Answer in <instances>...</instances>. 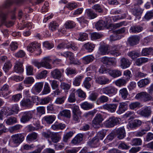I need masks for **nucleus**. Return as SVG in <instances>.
I'll return each mask as SVG.
<instances>
[{"instance_id": "obj_19", "label": "nucleus", "mask_w": 153, "mask_h": 153, "mask_svg": "<svg viewBox=\"0 0 153 153\" xmlns=\"http://www.w3.org/2000/svg\"><path fill=\"white\" fill-rule=\"evenodd\" d=\"M83 135L80 134L76 135L71 140V143L74 145L79 144L82 140Z\"/></svg>"}, {"instance_id": "obj_32", "label": "nucleus", "mask_w": 153, "mask_h": 153, "mask_svg": "<svg viewBox=\"0 0 153 153\" xmlns=\"http://www.w3.org/2000/svg\"><path fill=\"white\" fill-rule=\"evenodd\" d=\"M124 129L123 128H120L117 130V138L119 139H121L124 137Z\"/></svg>"}, {"instance_id": "obj_56", "label": "nucleus", "mask_w": 153, "mask_h": 153, "mask_svg": "<svg viewBox=\"0 0 153 153\" xmlns=\"http://www.w3.org/2000/svg\"><path fill=\"white\" fill-rule=\"evenodd\" d=\"M132 76V74L130 71L127 70L125 71V82L128 81Z\"/></svg>"}, {"instance_id": "obj_15", "label": "nucleus", "mask_w": 153, "mask_h": 153, "mask_svg": "<svg viewBox=\"0 0 153 153\" xmlns=\"http://www.w3.org/2000/svg\"><path fill=\"white\" fill-rule=\"evenodd\" d=\"M14 71L17 73H22L24 71L23 64L22 62L17 61L15 63L14 67Z\"/></svg>"}, {"instance_id": "obj_11", "label": "nucleus", "mask_w": 153, "mask_h": 153, "mask_svg": "<svg viewBox=\"0 0 153 153\" xmlns=\"http://www.w3.org/2000/svg\"><path fill=\"white\" fill-rule=\"evenodd\" d=\"M119 120L117 118L114 117L110 118L105 122L106 126L108 127H112L118 123Z\"/></svg>"}, {"instance_id": "obj_39", "label": "nucleus", "mask_w": 153, "mask_h": 153, "mask_svg": "<svg viewBox=\"0 0 153 153\" xmlns=\"http://www.w3.org/2000/svg\"><path fill=\"white\" fill-rule=\"evenodd\" d=\"M83 77V76L82 75L76 77L73 82V85L76 86H79L80 85L81 80Z\"/></svg>"}, {"instance_id": "obj_57", "label": "nucleus", "mask_w": 153, "mask_h": 153, "mask_svg": "<svg viewBox=\"0 0 153 153\" xmlns=\"http://www.w3.org/2000/svg\"><path fill=\"white\" fill-rule=\"evenodd\" d=\"M124 112V103L121 102L120 103L119 109L117 112L119 114H121Z\"/></svg>"}, {"instance_id": "obj_36", "label": "nucleus", "mask_w": 153, "mask_h": 153, "mask_svg": "<svg viewBox=\"0 0 153 153\" xmlns=\"http://www.w3.org/2000/svg\"><path fill=\"white\" fill-rule=\"evenodd\" d=\"M17 122L16 118L13 117H9L6 120V123L8 125H11Z\"/></svg>"}, {"instance_id": "obj_33", "label": "nucleus", "mask_w": 153, "mask_h": 153, "mask_svg": "<svg viewBox=\"0 0 153 153\" xmlns=\"http://www.w3.org/2000/svg\"><path fill=\"white\" fill-rule=\"evenodd\" d=\"M143 30V28L140 26H133L130 29V31L133 33H137L141 32Z\"/></svg>"}, {"instance_id": "obj_54", "label": "nucleus", "mask_w": 153, "mask_h": 153, "mask_svg": "<svg viewBox=\"0 0 153 153\" xmlns=\"http://www.w3.org/2000/svg\"><path fill=\"white\" fill-rule=\"evenodd\" d=\"M51 91L50 88L49 86V84L47 82H45L44 87L42 91L43 94H46L49 93Z\"/></svg>"}, {"instance_id": "obj_53", "label": "nucleus", "mask_w": 153, "mask_h": 153, "mask_svg": "<svg viewBox=\"0 0 153 153\" xmlns=\"http://www.w3.org/2000/svg\"><path fill=\"white\" fill-rule=\"evenodd\" d=\"M75 91V89H74L68 97V101L70 102H74L76 101V99L74 93Z\"/></svg>"}, {"instance_id": "obj_18", "label": "nucleus", "mask_w": 153, "mask_h": 153, "mask_svg": "<svg viewBox=\"0 0 153 153\" xmlns=\"http://www.w3.org/2000/svg\"><path fill=\"white\" fill-rule=\"evenodd\" d=\"M116 104H105L102 106L103 109H106L111 112H114L117 107Z\"/></svg>"}, {"instance_id": "obj_28", "label": "nucleus", "mask_w": 153, "mask_h": 153, "mask_svg": "<svg viewBox=\"0 0 153 153\" xmlns=\"http://www.w3.org/2000/svg\"><path fill=\"white\" fill-rule=\"evenodd\" d=\"M150 129V127L148 126V127L145 129H143L140 131H137L135 134L136 137H140L146 134V132L149 130Z\"/></svg>"}, {"instance_id": "obj_47", "label": "nucleus", "mask_w": 153, "mask_h": 153, "mask_svg": "<svg viewBox=\"0 0 153 153\" xmlns=\"http://www.w3.org/2000/svg\"><path fill=\"white\" fill-rule=\"evenodd\" d=\"M74 133L73 131H70L67 133L64 136L63 141L65 142H67L68 139L71 137L73 135Z\"/></svg>"}, {"instance_id": "obj_41", "label": "nucleus", "mask_w": 153, "mask_h": 153, "mask_svg": "<svg viewBox=\"0 0 153 153\" xmlns=\"http://www.w3.org/2000/svg\"><path fill=\"white\" fill-rule=\"evenodd\" d=\"M60 86L61 89L66 91L70 89L71 85L65 82H62Z\"/></svg>"}, {"instance_id": "obj_21", "label": "nucleus", "mask_w": 153, "mask_h": 153, "mask_svg": "<svg viewBox=\"0 0 153 153\" xmlns=\"http://www.w3.org/2000/svg\"><path fill=\"white\" fill-rule=\"evenodd\" d=\"M32 102L28 99H23L21 102V105L25 107H30L32 106Z\"/></svg>"}, {"instance_id": "obj_46", "label": "nucleus", "mask_w": 153, "mask_h": 153, "mask_svg": "<svg viewBox=\"0 0 153 153\" xmlns=\"http://www.w3.org/2000/svg\"><path fill=\"white\" fill-rule=\"evenodd\" d=\"M51 85L53 89H57L59 87V84L57 81L55 80H50Z\"/></svg>"}, {"instance_id": "obj_64", "label": "nucleus", "mask_w": 153, "mask_h": 153, "mask_svg": "<svg viewBox=\"0 0 153 153\" xmlns=\"http://www.w3.org/2000/svg\"><path fill=\"white\" fill-rule=\"evenodd\" d=\"M108 100V97L104 95L101 96L98 100V101L101 103H104L106 102Z\"/></svg>"}, {"instance_id": "obj_49", "label": "nucleus", "mask_w": 153, "mask_h": 153, "mask_svg": "<svg viewBox=\"0 0 153 153\" xmlns=\"http://www.w3.org/2000/svg\"><path fill=\"white\" fill-rule=\"evenodd\" d=\"M59 26L58 24L56 22H51L49 25V28L52 31L56 30Z\"/></svg>"}, {"instance_id": "obj_58", "label": "nucleus", "mask_w": 153, "mask_h": 153, "mask_svg": "<svg viewBox=\"0 0 153 153\" xmlns=\"http://www.w3.org/2000/svg\"><path fill=\"white\" fill-rule=\"evenodd\" d=\"M88 37V34L85 33H80L79 34V37L78 38L79 40L83 41L86 40Z\"/></svg>"}, {"instance_id": "obj_43", "label": "nucleus", "mask_w": 153, "mask_h": 153, "mask_svg": "<svg viewBox=\"0 0 153 153\" xmlns=\"http://www.w3.org/2000/svg\"><path fill=\"white\" fill-rule=\"evenodd\" d=\"M100 53L102 55L108 54L109 51L107 46H102L100 48Z\"/></svg>"}, {"instance_id": "obj_12", "label": "nucleus", "mask_w": 153, "mask_h": 153, "mask_svg": "<svg viewBox=\"0 0 153 153\" xmlns=\"http://www.w3.org/2000/svg\"><path fill=\"white\" fill-rule=\"evenodd\" d=\"M40 45L37 43L33 42L30 44L27 47V50L31 52H33V51L37 50L40 51Z\"/></svg>"}, {"instance_id": "obj_27", "label": "nucleus", "mask_w": 153, "mask_h": 153, "mask_svg": "<svg viewBox=\"0 0 153 153\" xmlns=\"http://www.w3.org/2000/svg\"><path fill=\"white\" fill-rule=\"evenodd\" d=\"M109 74L114 78H116L120 76L121 75V72L117 70H110Z\"/></svg>"}, {"instance_id": "obj_48", "label": "nucleus", "mask_w": 153, "mask_h": 153, "mask_svg": "<svg viewBox=\"0 0 153 153\" xmlns=\"http://www.w3.org/2000/svg\"><path fill=\"white\" fill-rule=\"evenodd\" d=\"M81 107L85 110H87L92 108L93 105L90 104L87 102H84L81 105Z\"/></svg>"}, {"instance_id": "obj_9", "label": "nucleus", "mask_w": 153, "mask_h": 153, "mask_svg": "<svg viewBox=\"0 0 153 153\" xmlns=\"http://www.w3.org/2000/svg\"><path fill=\"white\" fill-rule=\"evenodd\" d=\"M24 134H16L12 136L14 143L18 144L21 143L24 140Z\"/></svg>"}, {"instance_id": "obj_20", "label": "nucleus", "mask_w": 153, "mask_h": 153, "mask_svg": "<svg viewBox=\"0 0 153 153\" xmlns=\"http://www.w3.org/2000/svg\"><path fill=\"white\" fill-rule=\"evenodd\" d=\"M99 139L97 137H95L91 140L88 142V144L90 146L92 147H96L99 145Z\"/></svg>"}, {"instance_id": "obj_24", "label": "nucleus", "mask_w": 153, "mask_h": 153, "mask_svg": "<svg viewBox=\"0 0 153 153\" xmlns=\"http://www.w3.org/2000/svg\"><path fill=\"white\" fill-rule=\"evenodd\" d=\"M83 47L88 52H92L94 50L95 47V45L93 43L88 42L85 43L83 45Z\"/></svg>"}, {"instance_id": "obj_5", "label": "nucleus", "mask_w": 153, "mask_h": 153, "mask_svg": "<svg viewBox=\"0 0 153 153\" xmlns=\"http://www.w3.org/2000/svg\"><path fill=\"white\" fill-rule=\"evenodd\" d=\"M135 98L138 100H142L144 101H146L151 100V96L148 93L143 92L137 94L136 95Z\"/></svg>"}, {"instance_id": "obj_55", "label": "nucleus", "mask_w": 153, "mask_h": 153, "mask_svg": "<svg viewBox=\"0 0 153 153\" xmlns=\"http://www.w3.org/2000/svg\"><path fill=\"white\" fill-rule=\"evenodd\" d=\"M152 50V49L150 48L143 49L142 51V56H146L149 55Z\"/></svg>"}, {"instance_id": "obj_59", "label": "nucleus", "mask_w": 153, "mask_h": 153, "mask_svg": "<svg viewBox=\"0 0 153 153\" xmlns=\"http://www.w3.org/2000/svg\"><path fill=\"white\" fill-rule=\"evenodd\" d=\"M132 143L134 145H140L142 144V140L139 138H135L132 140Z\"/></svg>"}, {"instance_id": "obj_60", "label": "nucleus", "mask_w": 153, "mask_h": 153, "mask_svg": "<svg viewBox=\"0 0 153 153\" xmlns=\"http://www.w3.org/2000/svg\"><path fill=\"white\" fill-rule=\"evenodd\" d=\"M22 97V95L20 94H18L13 95L12 97V100L14 102H16L19 101Z\"/></svg>"}, {"instance_id": "obj_61", "label": "nucleus", "mask_w": 153, "mask_h": 153, "mask_svg": "<svg viewBox=\"0 0 153 153\" xmlns=\"http://www.w3.org/2000/svg\"><path fill=\"white\" fill-rule=\"evenodd\" d=\"M153 140V134L151 132L148 133L146 136L144 140L149 142Z\"/></svg>"}, {"instance_id": "obj_26", "label": "nucleus", "mask_w": 153, "mask_h": 153, "mask_svg": "<svg viewBox=\"0 0 153 153\" xmlns=\"http://www.w3.org/2000/svg\"><path fill=\"white\" fill-rule=\"evenodd\" d=\"M56 118L54 115H50L44 117L43 119L48 124H51L55 120Z\"/></svg>"}, {"instance_id": "obj_29", "label": "nucleus", "mask_w": 153, "mask_h": 153, "mask_svg": "<svg viewBox=\"0 0 153 153\" xmlns=\"http://www.w3.org/2000/svg\"><path fill=\"white\" fill-rule=\"evenodd\" d=\"M59 115L61 116L70 118L71 116V111L68 110H64L60 112Z\"/></svg>"}, {"instance_id": "obj_30", "label": "nucleus", "mask_w": 153, "mask_h": 153, "mask_svg": "<svg viewBox=\"0 0 153 153\" xmlns=\"http://www.w3.org/2000/svg\"><path fill=\"white\" fill-rule=\"evenodd\" d=\"M150 82L148 78L142 79L138 82L137 84L140 88H142L148 84Z\"/></svg>"}, {"instance_id": "obj_6", "label": "nucleus", "mask_w": 153, "mask_h": 153, "mask_svg": "<svg viewBox=\"0 0 153 153\" xmlns=\"http://www.w3.org/2000/svg\"><path fill=\"white\" fill-rule=\"evenodd\" d=\"M64 70L62 69L61 71L58 69H55L51 72V77L55 79H59L63 76Z\"/></svg>"}, {"instance_id": "obj_13", "label": "nucleus", "mask_w": 153, "mask_h": 153, "mask_svg": "<svg viewBox=\"0 0 153 153\" xmlns=\"http://www.w3.org/2000/svg\"><path fill=\"white\" fill-rule=\"evenodd\" d=\"M95 27L98 30H100L105 27L109 29V25L108 26L107 22L102 20L99 21L95 24Z\"/></svg>"}, {"instance_id": "obj_10", "label": "nucleus", "mask_w": 153, "mask_h": 153, "mask_svg": "<svg viewBox=\"0 0 153 153\" xmlns=\"http://www.w3.org/2000/svg\"><path fill=\"white\" fill-rule=\"evenodd\" d=\"M32 99L33 101H35L36 102V100L39 101L40 104L42 105L47 104L49 103L51 100V98L48 97L40 99L37 96L33 97Z\"/></svg>"}, {"instance_id": "obj_40", "label": "nucleus", "mask_w": 153, "mask_h": 153, "mask_svg": "<svg viewBox=\"0 0 153 153\" xmlns=\"http://www.w3.org/2000/svg\"><path fill=\"white\" fill-rule=\"evenodd\" d=\"M128 55L133 59H135L141 56V54L140 53L135 52L134 51L129 52Z\"/></svg>"}, {"instance_id": "obj_63", "label": "nucleus", "mask_w": 153, "mask_h": 153, "mask_svg": "<svg viewBox=\"0 0 153 153\" xmlns=\"http://www.w3.org/2000/svg\"><path fill=\"white\" fill-rule=\"evenodd\" d=\"M18 47V44L16 42H12L10 45V48L13 51L16 50Z\"/></svg>"}, {"instance_id": "obj_16", "label": "nucleus", "mask_w": 153, "mask_h": 153, "mask_svg": "<svg viewBox=\"0 0 153 153\" xmlns=\"http://www.w3.org/2000/svg\"><path fill=\"white\" fill-rule=\"evenodd\" d=\"M142 124V122L139 120H134L132 123L129 122L127 127L130 128H134L136 127H137L140 126Z\"/></svg>"}, {"instance_id": "obj_34", "label": "nucleus", "mask_w": 153, "mask_h": 153, "mask_svg": "<svg viewBox=\"0 0 153 153\" xmlns=\"http://www.w3.org/2000/svg\"><path fill=\"white\" fill-rule=\"evenodd\" d=\"M37 137V134L35 132H33L29 134L26 138L27 141H32L36 139Z\"/></svg>"}, {"instance_id": "obj_45", "label": "nucleus", "mask_w": 153, "mask_h": 153, "mask_svg": "<svg viewBox=\"0 0 153 153\" xmlns=\"http://www.w3.org/2000/svg\"><path fill=\"white\" fill-rule=\"evenodd\" d=\"M124 24V22H123L115 25L110 24L109 25V28L111 29H115L122 26Z\"/></svg>"}, {"instance_id": "obj_37", "label": "nucleus", "mask_w": 153, "mask_h": 153, "mask_svg": "<svg viewBox=\"0 0 153 153\" xmlns=\"http://www.w3.org/2000/svg\"><path fill=\"white\" fill-rule=\"evenodd\" d=\"M94 57L91 55L86 56L82 58V60L86 64H88L92 61Z\"/></svg>"}, {"instance_id": "obj_44", "label": "nucleus", "mask_w": 153, "mask_h": 153, "mask_svg": "<svg viewBox=\"0 0 153 153\" xmlns=\"http://www.w3.org/2000/svg\"><path fill=\"white\" fill-rule=\"evenodd\" d=\"M12 64L10 61H8L6 62L3 67V69L5 72H7L11 68Z\"/></svg>"}, {"instance_id": "obj_17", "label": "nucleus", "mask_w": 153, "mask_h": 153, "mask_svg": "<svg viewBox=\"0 0 153 153\" xmlns=\"http://www.w3.org/2000/svg\"><path fill=\"white\" fill-rule=\"evenodd\" d=\"M140 40V37L137 35L132 36L129 37L128 41L130 44L132 45H134L137 44Z\"/></svg>"}, {"instance_id": "obj_62", "label": "nucleus", "mask_w": 153, "mask_h": 153, "mask_svg": "<svg viewBox=\"0 0 153 153\" xmlns=\"http://www.w3.org/2000/svg\"><path fill=\"white\" fill-rule=\"evenodd\" d=\"M66 7L70 10H72L77 7V4L75 3H69L66 5Z\"/></svg>"}, {"instance_id": "obj_1", "label": "nucleus", "mask_w": 153, "mask_h": 153, "mask_svg": "<svg viewBox=\"0 0 153 153\" xmlns=\"http://www.w3.org/2000/svg\"><path fill=\"white\" fill-rule=\"evenodd\" d=\"M104 120L103 116L100 114H97L92 122V126L95 128H100Z\"/></svg>"}, {"instance_id": "obj_42", "label": "nucleus", "mask_w": 153, "mask_h": 153, "mask_svg": "<svg viewBox=\"0 0 153 153\" xmlns=\"http://www.w3.org/2000/svg\"><path fill=\"white\" fill-rule=\"evenodd\" d=\"M61 137L58 133H54L53 134L51 137L52 141L54 143H56L61 139Z\"/></svg>"}, {"instance_id": "obj_23", "label": "nucleus", "mask_w": 153, "mask_h": 153, "mask_svg": "<svg viewBox=\"0 0 153 153\" xmlns=\"http://www.w3.org/2000/svg\"><path fill=\"white\" fill-rule=\"evenodd\" d=\"M43 85V82H36L34 85V89L36 92L39 93L42 91Z\"/></svg>"}, {"instance_id": "obj_14", "label": "nucleus", "mask_w": 153, "mask_h": 153, "mask_svg": "<svg viewBox=\"0 0 153 153\" xmlns=\"http://www.w3.org/2000/svg\"><path fill=\"white\" fill-rule=\"evenodd\" d=\"M51 62V59L49 57L44 58L41 61V66L46 68H51L52 66L50 64Z\"/></svg>"}, {"instance_id": "obj_51", "label": "nucleus", "mask_w": 153, "mask_h": 153, "mask_svg": "<svg viewBox=\"0 0 153 153\" xmlns=\"http://www.w3.org/2000/svg\"><path fill=\"white\" fill-rule=\"evenodd\" d=\"M92 8L97 12L102 13L103 12L101 6L98 4L94 5L92 7Z\"/></svg>"}, {"instance_id": "obj_35", "label": "nucleus", "mask_w": 153, "mask_h": 153, "mask_svg": "<svg viewBox=\"0 0 153 153\" xmlns=\"http://www.w3.org/2000/svg\"><path fill=\"white\" fill-rule=\"evenodd\" d=\"M48 71L45 70L38 73L36 76V78L37 79H41L45 78L47 76Z\"/></svg>"}, {"instance_id": "obj_22", "label": "nucleus", "mask_w": 153, "mask_h": 153, "mask_svg": "<svg viewBox=\"0 0 153 153\" xmlns=\"http://www.w3.org/2000/svg\"><path fill=\"white\" fill-rule=\"evenodd\" d=\"M143 12V10L138 5H135V7L133 9L132 13L135 16H140Z\"/></svg>"}, {"instance_id": "obj_52", "label": "nucleus", "mask_w": 153, "mask_h": 153, "mask_svg": "<svg viewBox=\"0 0 153 153\" xmlns=\"http://www.w3.org/2000/svg\"><path fill=\"white\" fill-rule=\"evenodd\" d=\"M35 80L32 77H28L24 81V83L26 84H32L34 82Z\"/></svg>"}, {"instance_id": "obj_4", "label": "nucleus", "mask_w": 153, "mask_h": 153, "mask_svg": "<svg viewBox=\"0 0 153 153\" xmlns=\"http://www.w3.org/2000/svg\"><path fill=\"white\" fill-rule=\"evenodd\" d=\"M72 112L73 119L75 121H78L81 118L82 113L79 106L76 105H74L72 108Z\"/></svg>"}, {"instance_id": "obj_7", "label": "nucleus", "mask_w": 153, "mask_h": 153, "mask_svg": "<svg viewBox=\"0 0 153 153\" xmlns=\"http://www.w3.org/2000/svg\"><path fill=\"white\" fill-rule=\"evenodd\" d=\"M22 116L21 121L22 123H25L28 121L32 118V114L31 111H26L22 112Z\"/></svg>"}, {"instance_id": "obj_38", "label": "nucleus", "mask_w": 153, "mask_h": 153, "mask_svg": "<svg viewBox=\"0 0 153 153\" xmlns=\"http://www.w3.org/2000/svg\"><path fill=\"white\" fill-rule=\"evenodd\" d=\"M92 79L90 77H88L86 78L84 82L83 85L84 87L87 89L91 87V84L90 82Z\"/></svg>"}, {"instance_id": "obj_31", "label": "nucleus", "mask_w": 153, "mask_h": 153, "mask_svg": "<svg viewBox=\"0 0 153 153\" xmlns=\"http://www.w3.org/2000/svg\"><path fill=\"white\" fill-rule=\"evenodd\" d=\"M86 13L87 16L91 19H93L97 16V14L90 9H87Z\"/></svg>"}, {"instance_id": "obj_3", "label": "nucleus", "mask_w": 153, "mask_h": 153, "mask_svg": "<svg viewBox=\"0 0 153 153\" xmlns=\"http://www.w3.org/2000/svg\"><path fill=\"white\" fill-rule=\"evenodd\" d=\"M101 91L103 94L109 95H112L117 93V89L114 87L108 86L101 89Z\"/></svg>"}, {"instance_id": "obj_2", "label": "nucleus", "mask_w": 153, "mask_h": 153, "mask_svg": "<svg viewBox=\"0 0 153 153\" xmlns=\"http://www.w3.org/2000/svg\"><path fill=\"white\" fill-rule=\"evenodd\" d=\"M137 113L142 116L148 117L150 116L152 113V108L150 106H145L142 109L137 111Z\"/></svg>"}, {"instance_id": "obj_50", "label": "nucleus", "mask_w": 153, "mask_h": 153, "mask_svg": "<svg viewBox=\"0 0 153 153\" xmlns=\"http://www.w3.org/2000/svg\"><path fill=\"white\" fill-rule=\"evenodd\" d=\"M65 25V27L67 29L75 27L76 24L74 22L70 21L66 22Z\"/></svg>"}, {"instance_id": "obj_25", "label": "nucleus", "mask_w": 153, "mask_h": 153, "mask_svg": "<svg viewBox=\"0 0 153 153\" xmlns=\"http://www.w3.org/2000/svg\"><path fill=\"white\" fill-rule=\"evenodd\" d=\"M120 49V48H118L117 46L114 45L111 48V50L110 52L111 55L115 56H118L120 54V53L118 51Z\"/></svg>"}, {"instance_id": "obj_8", "label": "nucleus", "mask_w": 153, "mask_h": 153, "mask_svg": "<svg viewBox=\"0 0 153 153\" xmlns=\"http://www.w3.org/2000/svg\"><path fill=\"white\" fill-rule=\"evenodd\" d=\"M95 82L100 85H105L109 83L111 80L104 76H100L95 78Z\"/></svg>"}]
</instances>
